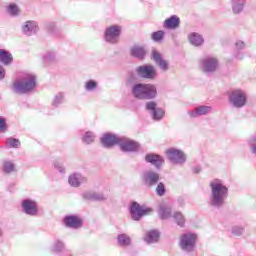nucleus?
I'll return each mask as SVG.
<instances>
[{
  "label": "nucleus",
  "mask_w": 256,
  "mask_h": 256,
  "mask_svg": "<svg viewBox=\"0 0 256 256\" xmlns=\"http://www.w3.org/2000/svg\"><path fill=\"white\" fill-rule=\"evenodd\" d=\"M210 195L208 205L212 209H223L225 207V201L229 197V188L223 180L214 179L209 183Z\"/></svg>",
  "instance_id": "1"
},
{
  "label": "nucleus",
  "mask_w": 256,
  "mask_h": 256,
  "mask_svg": "<svg viewBox=\"0 0 256 256\" xmlns=\"http://www.w3.org/2000/svg\"><path fill=\"white\" fill-rule=\"evenodd\" d=\"M37 87V76L33 73L23 74L19 80L13 83L12 91L16 95H27Z\"/></svg>",
  "instance_id": "2"
},
{
  "label": "nucleus",
  "mask_w": 256,
  "mask_h": 256,
  "mask_svg": "<svg viewBox=\"0 0 256 256\" xmlns=\"http://www.w3.org/2000/svg\"><path fill=\"white\" fill-rule=\"evenodd\" d=\"M131 93L134 99L140 101H153L157 99V86L155 84L136 83L131 87Z\"/></svg>",
  "instance_id": "3"
},
{
  "label": "nucleus",
  "mask_w": 256,
  "mask_h": 256,
  "mask_svg": "<svg viewBox=\"0 0 256 256\" xmlns=\"http://www.w3.org/2000/svg\"><path fill=\"white\" fill-rule=\"evenodd\" d=\"M228 101L235 109H243L247 105V92L241 88L232 89L228 94Z\"/></svg>",
  "instance_id": "4"
},
{
  "label": "nucleus",
  "mask_w": 256,
  "mask_h": 256,
  "mask_svg": "<svg viewBox=\"0 0 256 256\" xmlns=\"http://www.w3.org/2000/svg\"><path fill=\"white\" fill-rule=\"evenodd\" d=\"M198 67L204 75H213L219 69V60L213 56H204L199 59Z\"/></svg>",
  "instance_id": "5"
},
{
  "label": "nucleus",
  "mask_w": 256,
  "mask_h": 256,
  "mask_svg": "<svg viewBox=\"0 0 256 256\" xmlns=\"http://www.w3.org/2000/svg\"><path fill=\"white\" fill-rule=\"evenodd\" d=\"M179 247L185 253H193L197 249V234L186 232L180 236Z\"/></svg>",
  "instance_id": "6"
},
{
  "label": "nucleus",
  "mask_w": 256,
  "mask_h": 256,
  "mask_svg": "<svg viewBox=\"0 0 256 256\" xmlns=\"http://www.w3.org/2000/svg\"><path fill=\"white\" fill-rule=\"evenodd\" d=\"M121 33H123V28L119 25H111L106 27L103 39L108 45L119 44V39H121Z\"/></svg>",
  "instance_id": "7"
},
{
  "label": "nucleus",
  "mask_w": 256,
  "mask_h": 256,
  "mask_svg": "<svg viewBox=\"0 0 256 256\" xmlns=\"http://www.w3.org/2000/svg\"><path fill=\"white\" fill-rule=\"evenodd\" d=\"M129 211L133 221H141L142 217H145L146 215H151L153 208L141 206L137 202H132Z\"/></svg>",
  "instance_id": "8"
},
{
  "label": "nucleus",
  "mask_w": 256,
  "mask_h": 256,
  "mask_svg": "<svg viewBox=\"0 0 256 256\" xmlns=\"http://www.w3.org/2000/svg\"><path fill=\"white\" fill-rule=\"evenodd\" d=\"M166 157L170 163L174 165H183L187 162V155L183 150L177 148H169L166 150Z\"/></svg>",
  "instance_id": "9"
},
{
  "label": "nucleus",
  "mask_w": 256,
  "mask_h": 256,
  "mask_svg": "<svg viewBox=\"0 0 256 256\" xmlns=\"http://www.w3.org/2000/svg\"><path fill=\"white\" fill-rule=\"evenodd\" d=\"M21 209L29 217H37L39 215V204L33 199H23L21 201Z\"/></svg>",
  "instance_id": "10"
},
{
  "label": "nucleus",
  "mask_w": 256,
  "mask_h": 256,
  "mask_svg": "<svg viewBox=\"0 0 256 256\" xmlns=\"http://www.w3.org/2000/svg\"><path fill=\"white\" fill-rule=\"evenodd\" d=\"M118 145L123 153H137V151H139L140 149V145L138 142L131 140L125 136H121Z\"/></svg>",
  "instance_id": "11"
},
{
  "label": "nucleus",
  "mask_w": 256,
  "mask_h": 256,
  "mask_svg": "<svg viewBox=\"0 0 256 256\" xmlns=\"http://www.w3.org/2000/svg\"><path fill=\"white\" fill-rule=\"evenodd\" d=\"M136 73L138 77H141L142 79H155L157 77V70L155 69V66L151 64L138 66L136 68Z\"/></svg>",
  "instance_id": "12"
},
{
  "label": "nucleus",
  "mask_w": 256,
  "mask_h": 256,
  "mask_svg": "<svg viewBox=\"0 0 256 256\" xmlns=\"http://www.w3.org/2000/svg\"><path fill=\"white\" fill-rule=\"evenodd\" d=\"M141 181L145 187H155L159 183V173L153 170H146L141 175Z\"/></svg>",
  "instance_id": "13"
},
{
  "label": "nucleus",
  "mask_w": 256,
  "mask_h": 256,
  "mask_svg": "<svg viewBox=\"0 0 256 256\" xmlns=\"http://www.w3.org/2000/svg\"><path fill=\"white\" fill-rule=\"evenodd\" d=\"M151 60L156 63L157 67H159L160 71H163V73L169 71V61L164 59L163 54L157 51V49H152Z\"/></svg>",
  "instance_id": "14"
},
{
  "label": "nucleus",
  "mask_w": 256,
  "mask_h": 256,
  "mask_svg": "<svg viewBox=\"0 0 256 256\" xmlns=\"http://www.w3.org/2000/svg\"><path fill=\"white\" fill-rule=\"evenodd\" d=\"M88 181L89 179L87 178V176L79 172H74L68 177V183L70 187H73L74 189H79L81 185H85Z\"/></svg>",
  "instance_id": "15"
},
{
  "label": "nucleus",
  "mask_w": 256,
  "mask_h": 256,
  "mask_svg": "<svg viewBox=\"0 0 256 256\" xmlns=\"http://www.w3.org/2000/svg\"><path fill=\"white\" fill-rule=\"evenodd\" d=\"M63 224L68 229H81L83 227V220L76 215H67L63 218Z\"/></svg>",
  "instance_id": "16"
},
{
  "label": "nucleus",
  "mask_w": 256,
  "mask_h": 256,
  "mask_svg": "<svg viewBox=\"0 0 256 256\" xmlns=\"http://www.w3.org/2000/svg\"><path fill=\"white\" fill-rule=\"evenodd\" d=\"M212 111L213 108L211 106L199 105L193 110L188 111V115L191 119H197V117H204L205 115H209V113Z\"/></svg>",
  "instance_id": "17"
},
{
  "label": "nucleus",
  "mask_w": 256,
  "mask_h": 256,
  "mask_svg": "<svg viewBox=\"0 0 256 256\" xmlns=\"http://www.w3.org/2000/svg\"><path fill=\"white\" fill-rule=\"evenodd\" d=\"M120 139H121V136H117L111 133H106L101 138V144L106 149H111V147H114V145H119Z\"/></svg>",
  "instance_id": "18"
},
{
  "label": "nucleus",
  "mask_w": 256,
  "mask_h": 256,
  "mask_svg": "<svg viewBox=\"0 0 256 256\" xmlns=\"http://www.w3.org/2000/svg\"><path fill=\"white\" fill-rule=\"evenodd\" d=\"M39 31V25H37V22L33 20L26 21L22 25V32L27 37H31V35H35Z\"/></svg>",
  "instance_id": "19"
},
{
  "label": "nucleus",
  "mask_w": 256,
  "mask_h": 256,
  "mask_svg": "<svg viewBox=\"0 0 256 256\" xmlns=\"http://www.w3.org/2000/svg\"><path fill=\"white\" fill-rule=\"evenodd\" d=\"M145 161L146 163H151V165H153L156 169H160L161 165L165 163V160L163 159V157L153 153L147 154L145 156Z\"/></svg>",
  "instance_id": "20"
},
{
  "label": "nucleus",
  "mask_w": 256,
  "mask_h": 256,
  "mask_svg": "<svg viewBox=\"0 0 256 256\" xmlns=\"http://www.w3.org/2000/svg\"><path fill=\"white\" fill-rule=\"evenodd\" d=\"M181 19L177 15H172L164 21L163 27L165 29H179Z\"/></svg>",
  "instance_id": "21"
},
{
  "label": "nucleus",
  "mask_w": 256,
  "mask_h": 256,
  "mask_svg": "<svg viewBox=\"0 0 256 256\" xmlns=\"http://www.w3.org/2000/svg\"><path fill=\"white\" fill-rule=\"evenodd\" d=\"M0 63H2V65H4L5 67H9V65H12L13 54L5 49H0Z\"/></svg>",
  "instance_id": "22"
},
{
  "label": "nucleus",
  "mask_w": 256,
  "mask_h": 256,
  "mask_svg": "<svg viewBox=\"0 0 256 256\" xmlns=\"http://www.w3.org/2000/svg\"><path fill=\"white\" fill-rule=\"evenodd\" d=\"M247 0H231L232 13L239 15L243 13Z\"/></svg>",
  "instance_id": "23"
},
{
  "label": "nucleus",
  "mask_w": 256,
  "mask_h": 256,
  "mask_svg": "<svg viewBox=\"0 0 256 256\" xmlns=\"http://www.w3.org/2000/svg\"><path fill=\"white\" fill-rule=\"evenodd\" d=\"M188 40L190 41L191 45H194V47H201V45L205 43L203 36L197 32H192L189 34Z\"/></svg>",
  "instance_id": "24"
},
{
  "label": "nucleus",
  "mask_w": 256,
  "mask_h": 256,
  "mask_svg": "<svg viewBox=\"0 0 256 256\" xmlns=\"http://www.w3.org/2000/svg\"><path fill=\"white\" fill-rule=\"evenodd\" d=\"M159 231L158 230H150L146 233V236L144 237L145 243H148V245H151L153 243H157L159 241Z\"/></svg>",
  "instance_id": "25"
},
{
  "label": "nucleus",
  "mask_w": 256,
  "mask_h": 256,
  "mask_svg": "<svg viewBox=\"0 0 256 256\" xmlns=\"http://www.w3.org/2000/svg\"><path fill=\"white\" fill-rule=\"evenodd\" d=\"M158 215L161 219H169V217H171V206L167 204H160L158 209Z\"/></svg>",
  "instance_id": "26"
},
{
  "label": "nucleus",
  "mask_w": 256,
  "mask_h": 256,
  "mask_svg": "<svg viewBox=\"0 0 256 256\" xmlns=\"http://www.w3.org/2000/svg\"><path fill=\"white\" fill-rule=\"evenodd\" d=\"M146 53L147 52L145 51V48H143V47L134 46L131 49V55H132V57H136V59H145Z\"/></svg>",
  "instance_id": "27"
},
{
  "label": "nucleus",
  "mask_w": 256,
  "mask_h": 256,
  "mask_svg": "<svg viewBox=\"0 0 256 256\" xmlns=\"http://www.w3.org/2000/svg\"><path fill=\"white\" fill-rule=\"evenodd\" d=\"M117 242L120 247H129L131 246V237L127 234H119L117 236Z\"/></svg>",
  "instance_id": "28"
},
{
  "label": "nucleus",
  "mask_w": 256,
  "mask_h": 256,
  "mask_svg": "<svg viewBox=\"0 0 256 256\" xmlns=\"http://www.w3.org/2000/svg\"><path fill=\"white\" fill-rule=\"evenodd\" d=\"M2 171L6 174L15 173V163H13V161L4 160L2 162Z\"/></svg>",
  "instance_id": "29"
},
{
  "label": "nucleus",
  "mask_w": 256,
  "mask_h": 256,
  "mask_svg": "<svg viewBox=\"0 0 256 256\" xmlns=\"http://www.w3.org/2000/svg\"><path fill=\"white\" fill-rule=\"evenodd\" d=\"M247 148L251 155L256 157V136L253 135L246 140Z\"/></svg>",
  "instance_id": "30"
},
{
  "label": "nucleus",
  "mask_w": 256,
  "mask_h": 256,
  "mask_svg": "<svg viewBox=\"0 0 256 256\" xmlns=\"http://www.w3.org/2000/svg\"><path fill=\"white\" fill-rule=\"evenodd\" d=\"M95 137V133L87 131L81 136L82 143H85V145H91L92 143H95Z\"/></svg>",
  "instance_id": "31"
},
{
  "label": "nucleus",
  "mask_w": 256,
  "mask_h": 256,
  "mask_svg": "<svg viewBox=\"0 0 256 256\" xmlns=\"http://www.w3.org/2000/svg\"><path fill=\"white\" fill-rule=\"evenodd\" d=\"M6 11L10 17H19L21 10L19 9V6L17 4H9L6 7Z\"/></svg>",
  "instance_id": "32"
},
{
  "label": "nucleus",
  "mask_w": 256,
  "mask_h": 256,
  "mask_svg": "<svg viewBox=\"0 0 256 256\" xmlns=\"http://www.w3.org/2000/svg\"><path fill=\"white\" fill-rule=\"evenodd\" d=\"M97 87H99V83L95 80H88L84 84V89L88 93H93V91H97Z\"/></svg>",
  "instance_id": "33"
},
{
  "label": "nucleus",
  "mask_w": 256,
  "mask_h": 256,
  "mask_svg": "<svg viewBox=\"0 0 256 256\" xmlns=\"http://www.w3.org/2000/svg\"><path fill=\"white\" fill-rule=\"evenodd\" d=\"M53 253L59 255V253H63L65 251V243L61 240H56L52 246Z\"/></svg>",
  "instance_id": "34"
},
{
  "label": "nucleus",
  "mask_w": 256,
  "mask_h": 256,
  "mask_svg": "<svg viewBox=\"0 0 256 256\" xmlns=\"http://www.w3.org/2000/svg\"><path fill=\"white\" fill-rule=\"evenodd\" d=\"M64 101H65V95H63V93H58L54 96V99L52 101V106L55 108L61 107Z\"/></svg>",
  "instance_id": "35"
},
{
  "label": "nucleus",
  "mask_w": 256,
  "mask_h": 256,
  "mask_svg": "<svg viewBox=\"0 0 256 256\" xmlns=\"http://www.w3.org/2000/svg\"><path fill=\"white\" fill-rule=\"evenodd\" d=\"M173 219L178 227H185V216L181 212H175L173 214Z\"/></svg>",
  "instance_id": "36"
},
{
  "label": "nucleus",
  "mask_w": 256,
  "mask_h": 256,
  "mask_svg": "<svg viewBox=\"0 0 256 256\" xmlns=\"http://www.w3.org/2000/svg\"><path fill=\"white\" fill-rule=\"evenodd\" d=\"M150 115L154 121H161L165 117V110L163 108H157Z\"/></svg>",
  "instance_id": "37"
},
{
  "label": "nucleus",
  "mask_w": 256,
  "mask_h": 256,
  "mask_svg": "<svg viewBox=\"0 0 256 256\" xmlns=\"http://www.w3.org/2000/svg\"><path fill=\"white\" fill-rule=\"evenodd\" d=\"M6 145L10 149H19V147H21V142L17 138H8L6 140Z\"/></svg>",
  "instance_id": "38"
},
{
  "label": "nucleus",
  "mask_w": 256,
  "mask_h": 256,
  "mask_svg": "<svg viewBox=\"0 0 256 256\" xmlns=\"http://www.w3.org/2000/svg\"><path fill=\"white\" fill-rule=\"evenodd\" d=\"M43 59L46 63H53L57 59V52L50 50L45 53Z\"/></svg>",
  "instance_id": "39"
},
{
  "label": "nucleus",
  "mask_w": 256,
  "mask_h": 256,
  "mask_svg": "<svg viewBox=\"0 0 256 256\" xmlns=\"http://www.w3.org/2000/svg\"><path fill=\"white\" fill-rule=\"evenodd\" d=\"M165 37V31L158 30L153 32L151 35V39L155 41V43H161V40Z\"/></svg>",
  "instance_id": "40"
},
{
  "label": "nucleus",
  "mask_w": 256,
  "mask_h": 256,
  "mask_svg": "<svg viewBox=\"0 0 256 256\" xmlns=\"http://www.w3.org/2000/svg\"><path fill=\"white\" fill-rule=\"evenodd\" d=\"M167 193V189L165 188V184L163 182L158 183L156 187V195L158 197H163Z\"/></svg>",
  "instance_id": "41"
},
{
  "label": "nucleus",
  "mask_w": 256,
  "mask_h": 256,
  "mask_svg": "<svg viewBox=\"0 0 256 256\" xmlns=\"http://www.w3.org/2000/svg\"><path fill=\"white\" fill-rule=\"evenodd\" d=\"M145 109L146 111H149L151 114L153 111L157 110V102L151 100L145 103Z\"/></svg>",
  "instance_id": "42"
},
{
  "label": "nucleus",
  "mask_w": 256,
  "mask_h": 256,
  "mask_svg": "<svg viewBox=\"0 0 256 256\" xmlns=\"http://www.w3.org/2000/svg\"><path fill=\"white\" fill-rule=\"evenodd\" d=\"M109 199V196L107 194H104L102 192H94V201L102 202L107 201Z\"/></svg>",
  "instance_id": "43"
},
{
  "label": "nucleus",
  "mask_w": 256,
  "mask_h": 256,
  "mask_svg": "<svg viewBox=\"0 0 256 256\" xmlns=\"http://www.w3.org/2000/svg\"><path fill=\"white\" fill-rule=\"evenodd\" d=\"M245 233V228L241 226H234L232 228V234L236 235L237 237H241Z\"/></svg>",
  "instance_id": "44"
},
{
  "label": "nucleus",
  "mask_w": 256,
  "mask_h": 256,
  "mask_svg": "<svg viewBox=\"0 0 256 256\" xmlns=\"http://www.w3.org/2000/svg\"><path fill=\"white\" fill-rule=\"evenodd\" d=\"M82 197L85 201H95V192H91V191L84 192L82 194Z\"/></svg>",
  "instance_id": "45"
},
{
  "label": "nucleus",
  "mask_w": 256,
  "mask_h": 256,
  "mask_svg": "<svg viewBox=\"0 0 256 256\" xmlns=\"http://www.w3.org/2000/svg\"><path fill=\"white\" fill-rule=\"evenodd\" d=\"M7 131V123L4 118L0 116V133H5Z\"/></svg>",
  "instance_id": "46"
},
{
  "label": "nucleus",
  "mask_w": 256,
  "mask_h": 256,
  "mask_svg": "<svg viewBox=\"0 0 256 256\" xmlns=\"http://www.w3.org/2000/svg\"><path fill=\"white\" fill-rule=\"evenodd\" d=\"M54 168L59 171V173H65V167H63V163L56 161L54 163Z\"/></svg>",
  "instance_id": "47"
},
{
  "label": "nucleus",
  "mask_w": 256,
  "mask_h": 256,
  "mask_svg": "<svg viewBox=\"0 0 256 256\" xmlns=\"http://www.w3.org/2000/svg\"><path fill=\"white\" fill-rule=\"evenodd\" d=\"M55 27V22H49L48 24H46V30L49 31V33H53L55 31Z\"/></svg>",
  "instance_id": "48"
},
{
  "label": "nucleus",
  "mask_w": 256,
  "mask_h": 256,
  "mask_svg": "<svg viewBox=\"0 0 256 256\" xmlns=\"http://www.w3.org/2000/svg\"><path fill=\"white\" fill-rule=\"evenodd\" d=\"M235 59H238L239 61H242V59H245V53L241 52V51H237L234 54Z\"/></svg>",
  "instance_id": "49"
},
{
  "label": "nucleus",
  "mask_w": 256,
  "mask_h": 256,
  "mask_svg": "<svg viewBox=\"0 0 256 256\" xmlns=\"http://www.w3.org/2000/svg\"><path fill=\"white\" fill-rule=\"evenodd\" d=\"M235 46H236V49H238V51H241V49H245V42L238 40Z\"/></svg>",
  "instance_id": "50"
},
{
  "label": "nucleus",
  "mask_w": 256,
  "mask_h": 256,
  "mask_svg": "<svg viewBox=\"0 0 256 256\" xmlns=\"http://www.w3.org/2000/svg\"><path fill=\"white\" fill-rule=\"evenodd\" d=\"M5 79V68L0 65V81H3Z\"/></svg>",
  "instance_id": "51"
},
{
  "label": "nucleus",
  "mask_w": 256,
  "mask_h": 256,
  "mask_svg": "<svg viewBox=\"0 0 256 256\" xmlns=\"http://www.w3.org/2000/svg\"><path fill=\"white\" fill-rule=\"evenodd\" d=\"M193 172L194 173H201V167H195V168H193Z\"/></svg>",
  "instance_id": "52"
},
{
  "label": "nucleus",
  "mask_w": 256,
  "mask_h": 256,
  "mask_svg": "<svg viewBox=\"0 0 256 256\" xmlns=\"http://www.w3.org/2000/svg\"><path fill=\"white\" fill-rule=\"evenodd\" d=\"M3 237V229L0 227V239Z\"/></svg>",
  "instance_id": "53"
}]
</instances>
